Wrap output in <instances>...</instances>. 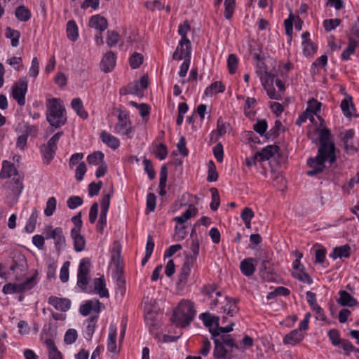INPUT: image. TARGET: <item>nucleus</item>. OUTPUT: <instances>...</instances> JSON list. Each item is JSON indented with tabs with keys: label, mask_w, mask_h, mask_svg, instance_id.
<instances>
[{
	"label": "nucleus",
	"mask_w": 359,
	"mask_h": 359,
	"mask_svg": "<svg viewBox=\"0 0 359 359\" xmlns=\"http://www.w3.org/2000/svg\"><path fill=\"white\" fill-rule=\"evenodd\" d=\"M234 323H231L229 325L224 327H218L217 329H210V333L212 332L217 336V339L220 341V343L224 346L229 348H234L236 349H238V345L236 344L234 339L230 337V335H226V333H229L233 330V326Z\"/></svg>",
	"instance_id": "nucleus-9"
},
{
	"label": "nucleus",
	"mask_w": 359,
	"mask_h": 359,
	"mask_svg": "<svg viewBox=\"0 0 359 359\" xmlns=\"http://www.w3.org/2000/svg\"><path fill=\"white\" fill-rule=\"evenodd\" d=\"M208 170L207 180L208 182H215L218 179V174L216 170V166L212 161L208 162Z\"/></svg>",
	"instance_id": "nucleus-64"
},
{
	"label": "nucleus",
	"mask_w": 359,
	"mask_h": 359,
	"mask_svg": "<svg viewBox=\"0 0 359 359\" xmlns=\"http://www.w3.org/2000/svg\"><path fill=\"white\" fill-rule=\"evenodd\" d=\"M341 22V20L339 18L326 19L323 21V25L325 30L327 32H330L339 26Z\"/></svg>",
	"instance_id": "nucleus-62"
},
{
	"label": "nucleus",
	"mask_w": 359,
	"mask_h": 359,
	"mask_svg": "<svg viewBox=\"0 0 359 359\" xmlns=\"http://www.w3.org/2000/svg\"><path fill=\"white\" fill-rule=\"evenodd\" d=\"M303 47V53L306 57H310L314 55L318 50V46L311 41H307L302 43Z\"/></svg>",
	"instance_id": "nucleus-52"
},
{
	"label": "nucleus",
	"mask_w": 359,
	"mask_h": 359,
	"mask_svg": "<svg viewBox=\"0 0 359 359\" xmlns=\"http://www.w3.org/2000/svg\"><path fill=\"white\" fill-rule=\"evenodd\" d=\"M316 156L330 164L337 161L335 144L328 128H322L319 131V147Z\"/></svg>",
	"instance_id": "nucleus-3"
},
{
	"label": "nucleus",
	"mask_w": 359,
	"mask_h": 359,
	"mask_svg": "<svg viewBox=\"0 0 359 359\" xmlns=\"http://www.w3.org/2000/svg\"><path fill=\"white\" fill-rule=\"evenodd\" d=\"M191 42H187L180 40L175 50L172 54V59L175 60H181L191 59Z\"/></svg>",
	"instance_id": "nucleus-12"
},
{
	"label": "nucleus",
	"mask_w": 359,
	"mask_h": 359,
	"mask_svg": "<svg viewBox=\"0 0 359 359\" xmlns=\"http://www.w3.org/2000/svg\"><path fill=\"white\" fill-rule=\"evenodd\" d=\"M304 337V334L302 332H300L297 329L291 331L287 334L283 339V343L285 345H296L301 342Z\"/></svg>",
	"instance_id": "nucleus-21"
},
{
	"label": "nucleus",
	"mask_w": 359,
	"mask_h": 359,
	"mask_svg": "<svg viewBox=\"0 0 359 359\" xmlns=\"http://www.w3.org/2000/svg\"><path fill=\"white\" fill-rule=\"evenodd\" d=\"M238 65V58L234 53L230 54L227 58V67L230 74H233L236 72Z\"/></svg>",
	"instance_id": "nucleus-51"
},
{
	"label": "nucleus",
	"mask_w": 359,
	"mask_h": 359,
	"mask_svg": "<svg viewBox=\"0 0 359 359\" xmlns=\"http://www.w3.org/2000/svg\"><path fill=\"white\" fill-rule=\"evenodd\" d=\"M199 318L202 320L204 325L209 328L210 332V329H217L218 327H221L219 326V317L212 316L208 312L201 313L199 315Z\"/></svg>",
	"instance_id": "nucleus-22"
},
{
	"label": "nucleus",
	"mask_w": 359,
	"mask_h": 359,
	"mask_svg": "<svg viewBox=\"0 0 359 359\" xmlns=\"http://www.w3.org/2000/svg\"><path fill=\"white\" fill-rule=\"evenodd\" d=\"M254 212L250 208H245L241 214V217L242 220L243 221L245 226L247 228H250L251 225V220L254 217Z\"/></svg>",
	"instance_id": "nucleus-58"
},
{
	"label": "nucleus",
	"mask_w": 359,
	"mask_h": 359,
	"mask_svg": "<svg viewBox=\"0 0 359 359\" xmlns=\"http://www.w3.org/2000/svg\"><path fill=\"white\" fill-rule=\"evenodd\" d=\"M116 57L112 51H108L105 53L100 62V69L104 72H110L113 70L116 65Z\"/></svg>",
	"instance_id": "nucleus-16"
},
{
	"label": "nucleus",
	"mask_w": 359,
	"mask_h": 359,
	"mask_svg": "<svg viewBox=\"0 0 359 359\" xmlns=\"http://www.w3.org/2000/svg\"><path fill=\"white\" fill-rule=\"evenodd\" d=\"M154 154L156 158L160 161L165 159L168 156V148L167 146L163 143L157 144L155 147Z\"/></svg>",
	"instance_id": "nucleus-55"
},
{
	"label": "nucleus",
	"mask_w": 359,
	"mask_h": 359,
	"mask_svg": "<svg viewBox=\"0 0 359 359\" xmlns=\"http://www.w3.org/2000/svg\"><path fill=\"white\" fill-rule=\"evenodd\" d=\"M66 32L67 38L74 42L79 38V29L74 20H69L67 23Z\"/></svg>",
	"instance_id": "nucleus-36"
},
{
	"label": "nucleus",
	"mask_w": 359,
	"mask_h": 359,
	"mask_svg": "<svg viewBox=\"0 0 359 359\" xmlns=\"http://www.w3.org/2000/svg\"><path fill=\"white\" fill-rule=\"evenodd\" d=\"M338 303L343 306H354L358 304L357 300L345 290H340L339 292Z\"/></svg>",
	"instance_id": "nucleus-30"
},
{
	"label": "nucleus",
	"mask_w": 359,
	"mask_h": 359,
	"mask_svg": "<svg viewBox=\"0 0 359 359\" xmlns=\"http://www.w3.org/2000/svg\"><path fill=\"white\" fill-rule=\"evenodd\" d=\"M10 270L12 271V274L14 276L16 280H20L21 278L25 274V269L23 266L18 264H13L10 266Z\"/></svg>",
	"instance_id": "nucleus-56"
},
{
	"label": "nucleus",
	"mask_w": 359,
	"mask_h": 359,
	"mask_svg": "<svg viewBox=\"0 0 359 359\" xmlns=\"http://www.w3.org/2000/svg\"><path fill=\"white\" fill-rule=\"evenodd\" d=\"M341 109L343 114L346 117H351L353 116V111L355 110L354 104L353 103L352 97L347 95L341 102Z\"/></svg>",
	"instance_id": "nucleus-33"
},
{
	"label": "nucleus",
	"mask_w": 359,
	"mask_h": 359,
	"mask_svg": "<svg viewBox=\"0 0 359 359\" xmlns=\"http://www.w3.org/2000/svg\"><path fill=\"white\" fill-rule=\"evenodd\" d=\"M356 48V41H351L348 43L346 49H344L341 55V59L343 61H348L351 59V55H353Z\"/></svg>",
	"instance_id": "nucleus-53"
},
{
	"label": "nucleus",
	"mask_w": 359,
	"mask_h": 359,
	"mask_svg": "<svg viewBox=\"0 0 359 359\" xmlns=\"http://www.w3.org/2000/svg\"><path fill=\"white\" fill-rule=\"evenodd\" d=\"M224 16L226 20H230L233 15L236 8V0H224Z\"/></svg>",
	"instance_id": "nucleus-47"
},
{
	"label": "nucleus",
	"mask_w": 359,
	"mask_h": 359,
	"mask_svg": "<svg viewBox=\"0 0 359 359\" xmlns=\"http://www.w3.org/2000/svg\"><path fill=\"white\" fill-rule=\"evenodd\" d=\"M98 318H99V316L95 315V316H90L87 320L88 325H86V327L85 328V331H84L86 339L90 340L92 339L93 334L95 332V330L96 327V324H97Z\"/></svg>",
	"instance_id": "nucleus-35"
},
{
	"label": "nucleus",
	"mask_w": 359,
	"mask_h": 359,
	"mask_svg": "<svg viewBox=\"0 0 359 359\" xmlns=\"http://www.w3.org/2000/svg\"><path fill=\"white\" fill-rule=\"evenodd\" d=\"M38 213L37 209L34 208L25 227L27 232L32 233L35 230Z\"/></svg>",
	"instance_id": "nucleus-45"
},
{
	"label": "nucleus",
	"mask_w": 359,
	"mask_h": 359,
	"mask_svg": "<svg viewBox=\"0 0 359 359\" xmlns=\"http://www.w3.org/2000/svg\"><path fill=\"white\" fill-rule=\"evenodd\" d=\"M262 65L265 66L263 62ZM256 72L269 97L275 100H282V93L285 90L284 82L279 79H275V74L267 72L266 67L262 69L261 66L260 69L257 70Z\"/></svg>",
	"instance_id": "nucleus-1"
},
{
	"label": "nucleus",
	"mask_w": 359,
	"mask_h": 359,
	"mask_svg": "<svg viewBox=\"0 0 359 359\" xmlns=\"http://www.w3.org/2000/svg\"><path fill=\"white\" fill-rule=\"evenodd\" d=\"M322 104L317 100L312 98L309 100L308 106L306 109V113L311 114L312 115H317L320 112Z\"/></svg>",
	"instance_id": "nucleus-49"
},
{
	"label": "nucleus",
	"mask_w": 359,
	"mask_h": 359,
	"mask_svg": "<svg viewBox=\"0 0 359 359\" xmlns=\"http://www.w3.org/2000/svg\"><path fill=\"white\" fill-rule=\"evenodd\" d=\"M212 339L214 341L215 347L213 351V356L215 359H224L226 358L228 351L225 348L224 346H223L220 341L217 339V334L212 333Z\"/></svg>",
	"instance_id": "nucleus-20"
},
{
	"label": "nucleus",
	"mask_w": 359,
	"mask_h": 359,
	"mask_svg": "<svg viewBox=\"0 0 359 359\" xmlns=\"http://www.w3.org/2000/svg\"><path fill=\"white\" fill-rule=\"evenodd\" d=\"M126 280L121 271L116 272V292L123 296L126 292Z\"/></svg>",
	"instance_id": "nucleus-50"
},
{
	"label": "nucleus",
	"mask_w": 359,
	"mask_h": 359,
	"mask_svg": "<svg viewBox=\"0 0 359 359\" xmlns=\"http://www.w3.org/2000/svg\"><path fill=\"white\" fill-rule=\"evenodd\" d=\"M48 302L53 306L56 310L65 312L70 309L71 302L67 298H59L55 296H50Z\"/></svg>",
	"instance_id": "nucleus-17"
},
{
	"label": "nucleus",
	"mask_w": 359,
	"mask_h": 359,
	"mask_svg": "<svg viewBox=\"0 0 359 359\" xmlns=\"http://www.w3.org/2000/svg\"><path fill=\"white\" fill-rule=\"evenodd\" d=\"M6 36L11 39V46L13 47H17L19 45V39L20 37V33L19 31L11 27H7L6 29Z\"/></svg>",
	"instance_id": "nucleus-46"
},
{
	"label": "nucleus",
	"mask_w": 359,
	"mask_h": 359,
	"mask_svg": "<svg viewBox=\"0 0 359 359\" xmlns=\"http://www.w3.org/2000/svg\"><path fill=\"white\" fill-rule=\"evenodd\" d=\"M292 276L299 280V281L311 285L313 283V280L311 276L305 271V267H302V269L293 271Z\"/></svg>",
	"instance_id": "nucleus-44"
},
{
	"label": "nucleus",
	"mask_w": 359,
	"mask_h": 359,
	"mask_svg": "<svg viewBox=\"0 0 359 359\" xmlns=\"http://www.w3.org/2000/svg\"><path fill=\"white\" fill-rule=\"evenodd\" d=\"M279 151L276 145H269L263 148L260 151H257V156H259V161L262 162L269 160Z\"/></svg>",
	"instance_id": "nucleus-23"
},
{
	"label": "nucleus",
	"mask_w": 359,
	"mask_h": 359,
	"mask_svg": "<svg viewBox=\"0 0 359 359\" xmlns=\"http://www.w3.org/2000/svg\"><path fill=\"white\" fill-rule=\"evenodd\" d=\"M104 153L100 151H94L93 153L89 154L87 156L86 160H87V162L90 165H100L102 163H104Z\"/></svg>",
	"instance_id": "nucleus-42"
},
{
	"label": "nucleus",
	"mask_w": 359,
	"mask_h": 359,
	"mask_svg": "<svg viewBox=\"0 0 359 359\" xmlns=\"http://www.w3.org/2000/svg\"><path fill=\"white\" fill-rule=\"evenodd\" d=\"M351 255V247L348 245H344L339 247H336L333 249L332 252L330 254V257L333 259L337 258H348Z\"/></svg>",
	"instance_id": "nucleus-32"
},
{
	"label": "nucleus",
	"mask_w": 359,
	"mask_h": 359,
	"mask_svg": "<svg viewBox=\"0 0 359 359\" xmlns=\"http://www.w3.org/2000/svg\"><path fill=\"white\" fill-rule=\"evenodd\" d=\"M200 242L197 238H193L190 245L191 254L186 257V259L193 262H196L199 255Z\"/></svg>",
	"instance_id": "nucleus-38"
},
{
	"label": "nucleus",
	"mask_w": 359,
	"mask_h": 359,
	"mask_svg": "<svg viewBox=\"0 0 359 359\" xmlns=\"http://www.w3.org/2000/svg\"><path fill=\"white\" fill-rule=\"evenodd\" d=\"M15 15L20 22H27L32 17L30 11L25 6H18L15 11Z\"/></svg>",
	"instance_id": "nucleus-40"
},
{
	"label": "nucleus",
	"mask_w": 359,
	"mask_h": 359,
	"mask_svg": "<svg viewBox=\"0 0 359 359\" xmlns=\"http://www.w3.org/2000/svg\"><path fill=\"white\" fill-rule=\"evenodd\" d=\"M194 264L195 262L185 259L179 275V284L185 285L187 283Z\"/></svg>",
	"instance_id": "nucleus-24"
},
{
	"label": "nucleus",
	"mask_w": 359,
	"mask_h": 359,
	"mask_svg": "<svg viewBox=\"0 0 359 359\" xmlns=\"http://www.w3.org/2000/svg\"><path fill=\"white\" fill-rule=\"evenodd\" d=\"M57 200L54 196L50 197L46 204L44 209V214L47 217H50L53 215L56 210Z\"/></svg>",
	"instance_id": "nucleus-57"
},
{
	"label": "nucleus",
	"mask_w": 359,
	"mask_h": 359,
	"mask_svg": "<svg viewBox=\"0 0 359 359\" xmlns=\"http://www.w3.org/2000/svg\"><path fill=\"white\" fill-rule=\"evenodd\" d=\"M27 91V82L25 79H21L12 88V97L17 103L23 106L25 104V95Z\"/></svg>",
	"instance_id": "nucleus-10"
},
{
	"label": "nucleus",
	"mask_w": 359,
	"mask_h": 359,
	"mask_svg": "<svg viewBox=\"0 0 359 359\" xmlns=\"http://www.w3.org/2000/svg\"><path fill=\"white\" fill-rule=\"evenodd\" d=\"M46 108V121L51 127L57 129L66 123V110L59 98L48 99Z\"/></svg>",
	"instance_id": "nucleus-2"
},
{
	"label": "nucleus",
	"mask_w": 359,
	"mask_h": 359,
	"mask_svg": "<svg viewBox=\"0 0 359 359\" xmlns=\"http://www.w3.org/2000/svg\"><path fill=\"white\" fill-rule=\"evenodd\" d=\"M46 344L48 350L49 359H62V353L58 351L52 339H46Z\"/></svg>",
	"instance_id": "nucleus-41"
},
{
	"label": "nucleus",
	"mask_w": 359,
	"mask_h": 359,
	"mask_svg": "<svg viewBox=\"0 0 359 359\" xmlns=\"http://www.w3.org/2000/svg\"><path fill=\"white\" fill-rule=\"evenodd\" d=\"M18 174V170L13 163L8 161L2 162V168L0 172V177L2 179H8Z\"/></svg>",
	"instance_id": "nucleus-26"
},
{
	"label": "nucleus",
	"mask_w": 359,
	"mask_h": 359,
	"mask_svg": "<svg viewBox=\"0 0 359 359\" xmlns=\"http://www.w3.org/2000/svg\"><path fill=\"white\" fill-rule=\"evenodd\" d=\"M327 336L334 346H339L342 339L340 337L339 331L337 329H331L327 332Z\"/></svg>",
	"instance_id": "nucleus-60"
},
{
	"label": "nucleus",
	"mask_w": 359,
	"mask_h": 359,
	"mask_svg": "<svg viewBox=\"0 0 359 359\" xmlns=\"http://www.w3.org/2000/svg\"><path fill=\"white\" fill-rule=\"evenodd\" d=\"M89 26L102 32L107 29L108 22L105 18L100 15H95L90 18Z\"/></svg>",
	"instance_id": "nucleus-25"
},
{
	"label": "nucleus",
	"mask_w": 359,
	"mask_h": 359,
	"mask_svg": "<svg viewBox=\"0 0 359 359\" xmlns=\"http://www.w3.org/2000/svg\"><path fill=\"white\" fill-rule=\"evenodd\" d=\"M36 276L37 272L21 283H7L4 285L2 292L5 294H8L22 293L25 291L29 290L36 285Z\"/></svg>",
	"instance_id": "nucleus-7"
},
{
	"label": "nucleus",
	"mask_w": 359,
	"mask_h": 359,
	"mask_svg": "<svg viewBox=\"0 0 359 359\" xmlns=\"http://www.w3.org/2000/svg\"><path fill=\"white\" fill-rule=\"evenodd\" d=\"M113 187H111L109 191L107 194H104L100 201V212L107 213L110 205V200L113 196Z\"/></svg>",
	"instance_id": "nucleus-48"
},
{
	"label": "nucleus",
	"mask_w": 359,
	"mask_h": 359,
	"mask_svg": "<svg viewBox=\"0 0 359 359\" xmlns=\"http://www.w3.org/2000/svg\"><path fill=\"white\" fill-rule=\"evenodd\" d=\"M197 213L198 209L194 205H189L187 210L180 216L175 217L173 220L178 224H184L189 219L196 216Z\"/></svg>",
	"instance_id": "nucleus-29"
},
{
	"label": "nucleus",
	"mask_w": 359,
	"mask_h": 359,
	"mask_svg": "<svg viewBox=\"0 0 359 359\" xmlns=\"http://www.w3.org/2000/svg\"><path fill=\"white\" fill-rule=\"evenodd\" d=\"M94 289L100 297H109V292L106 288V283L104 278H96L93 280Z\"/></svg>",
	"instance_id": "nucleus-34"
},
{
	"label": "nucleus",
	"mask_w": 359,
	"mask_h": 359,
	"mask_svg": "<svg viewBox=\"0 0 359 359\" xmlns=\"http://www.w3.org/2000/svg\"><path fill=\"white\" fill-rule=\"evenodd\" d=\"M224 305L221 307V310L230 316H233L238 311L236 302L228 297H224Z\"/></svg>",
	"instance_id": "nucleus-27"
},
{
	"label": "nucleus",
	"mask_w": 359,
	"mask_h": 359,
	"mask_svg": "<svg viewBox=\"0 0 359 359\" xmlns=\"http://www.w3.org/2000/svg\"><path fill=\"white\" fill-rule=\"evenodd\" d=\"M229 128L230 125L224 122L222 117H219L217 121V129L215 133H217V136L222 137L226 133Z\"/></svg>",
	"instance_id": "nucleus-63"
},
{
	"label": "nucleus",
	"mask_w": 359,
	"mask_h": 359,
	"mask_svg": "<svg viewBox=\"0 0 359 359\" xmlns=\"http://www.w3.org/2000/svg\"><path fill=\"white\" fill-rule=\"evenodd\" d=\"M44 233L46 240L54 241V248L56 251L60 252L65 249L67 245L66 238L61 227L53 228V226L49 225L46 228Z\"/></svg>",
	"instance_id": "nucleus-8"
},
{
	"label": "nucleus",
	"mask_w": 359,
	"mask_h": 359,
	"mask_svg": "<svg viewBox=\"0 0 359 359\" xmlns=\"http://www.w3.org/2000/svg\"><path fill=\"white\" fill-rule=\"evenodd\" d=\"M63 135V132L56 133L46 144H43L40 147L43 163L49 165L54 158L57 149V143L60 138Z\"/></svg>",
	"instance_id": "nucleus-6"
},
{
	"label": "nucleus",
	"mask_w": 359,
	"mask_h": 359,
	"mask_svg": "<svg viewBox=\"0 0 359 359\" xmlns=\"http://www.w3.org/2000/svg\"><path fill=\"white\" fill-rule=\"evenodd\" d=\"M257 105V100L255 97H245V104L243 106L244 114L246 117L252 118L255 116V107Z\"/></svg>",
	"instance_id": "nucleus-31"
},
{
	"label": "nucleus",
	"mask_w": 359,
	"mask_h": 359,
	"mask_svg": "<svg viewBox=\"0 0 359 359\" xmlns=\"http://www.w3.org/2000/svg\"><path fill=\"white\" fill-rule=\"evenodd\" d=\"M307 165L311 168L310 170L306 171L308 176H314L321 173L325 168V161L320 158H318L317 156L309 158L307 160Z\"/></svg>",
	"instance_id": "nucleus-13"
},
{
	"label": "nucleus",
	"mask_w": 359,
	"mask_h": 359,
	"mask_svg": "<svg viewBox=\"0 0 359 359\" xmlns=\"http://www.w3.org/2000/svg\"><path fill=\"white\" fill-rule=\"evenodd\" d=\"M102 308H104V306L99 300L90 299L80 306L79 312L83 316H87L91 311L95 312L99 316Z\"/></svg>",
	"instance_id": "nucleus-14"
},
{
	"label": "nucleus",
	"mask_w": 359,
	"mask_h": 359,
	"mask_svg": "<svg viewBox=\"0 0 359 359\" xmlns=\"http://www.w3.org/2000/svg\"><path fill=\"white\" fill-rule=\"evenodd\" d=\"M70 237L73 241L74 250L76 252H81L85 250L86 241L81 234V231L71 230Z\"/></svg>",
	"instance_id": "nucleus-15"
},
{
	"label": "nucleus",
	"mask_w": 359,
	"mask_h": 359,
	"mask_svg": "<svg viewBox=\"0 0 359 359\" xmlns=\"http://www.w3.org/2000/svg\"><path fill=\"white\" fill-rule=\"evenodd\" d=\"M114 133L128 139L133 138L135 128L133 126L128 111L126 110L119 111L117 116V122L114 127Z\"/></svg>",
	"instance_id": "nucleus-5"
},
{
	"label": "nucleus",
	"mask_w": 359,
	"mask_h": 359,
	"mask_svg": "<svg viewBox=\"0 0 359 359\" xmlns=\"http://www.w3.org/2000/svg\"><path fill=\"white\" fill-rule=\"evenodd\" d=\"M196 314L194 304L189 300H182L173 314V320L179 326L185 327L194 320Z\"/></svg>",
	"instance_id": "nucleus-4"
},
{
	"label": "nucleus",
	"mask_w": 359,
	"mask_h": 359,
	"mask_svg": "<svg viewBox=\"0 0 359 359\" xmlns=\"http://www.w3.org/2000/svg\"><path fill=\"white\" fill-rule=\"evenodd\" d=\"M142 90H143L140 86L138 81H134L129 83L126 87L121 88L120 90V93L121 95L133 94L135 95H140Z\"/></svg>",
	"instance_id": "nucleus-37"
},
{
	"label": "nucleus",
	"mask_w": 359,
	"mask_h": 359,
	"mask_svg": "<svg viewBox=\"0 0 359 359\" xmlns=\"http://www.w3.org/2000/svg\"><path fill=\"white\" fill-rule=\"evenodd\" d=\"M90 268V261L89 258L84 257L80 260L78 272L79 274L89 275Z\"/></svg>",
	"instance_id": "nucleus-59"
},
{
	"label": "nucleus",
	"mask_w": 359,
	"mask_h": 359,
	"mask_svg": "<svg viewBox=\"0 0 359 359\" xmlns=\"http://www.w3.org/2000/svg\"><path fill=\"white\" fill-rule=\"evenodd\" d=\"M71 105L78 116L82 118H86L88 117V113L84 109L82 100L79 97L74 98L72 100Z\"/></svg>",
	"instance_id": "nucleus-39"
},
{
	"label": "nucleus",
	"mask_w": 359,
	"mask_h": 359,
	"mask_svg": "<svg viewBox=\"0 0 359 359\" xmlns=\"http://www.w3.org/2000/svg\"><path fill=\"white\" fill-rule=\"evenodd\" d=\"M191 27L187 20H185L182 24H180L178 26L177 32L181 36V41L191 42L187 38V34L190 31Z\"/></svg>",
	"instance_id": "nucleus-54"
},
{
	"label": "nucleus",
	"mask_w": 359,
	"mask_h": 359,
	"mask_svg": "<svg viewBox=\"0 0 359 359\" xmlns=\"http://www.w3.org/2000/svg\"><path fill=\"white\" fill-rule=\"evenodd\" d=\"M143 62V56L141 53H134L129 58L130 66L132 69H137Z\"/></svg>",
	"instance_id": "nucleus-61"
},
{
	"label": "nucleus",
	"mask_w": 359,
	"mask_h": 359,
	"mask_svg": "<svg viewBox=\"0 0 359 359\" xmlns=\"http://www.w3.org/2000/svg\"><path fill=\"white\" fill-rule=\"evenodd\" d=\"M241 273L245 276H252L255 271V259L253 258H246L240 264Z\"/></svg>",
	"instance_id": "nucleus-28"
},
{
	"label": "nucleus",
	"mask_w": 359,
	"mask_h": 359,
	"mask_svg": "<svg viewBox=\"0 0 359 359\" xmlns=\"http://www.w3.org/2000/svg\"><path fill=\"white\" fill-rule=\"evenodd\" d=\"M117 329L115 325L111 324L109 327V334L107 338V348L108 351L113 353H118L116 346Z\"/></svg>",
	"instance_id": "nucleus-18"
},
{
	"label": "nucleus",
	"mask_w": 359,
	"mask_h": 359,
	"mask_svg": "<svg viewBox=\"0 0 359 359\" xmlns=\"http://www.w3.org/2000/svg\"><path fill=\"white\" fill-rule=\"evenodd\" d=\"M100 138L102 143L111 149L115 150L120 147L121 142L119 139L106 130L101 131Z\"/></svg>",
	"instance_id": "nucleus-19"
},
{
	"label": "nucleus",
	"mask_w": 359,
	"mask_h": 359,
	"mask_svg": "<svg viewBox=\"0 0 359 359\" xmlns=\"http://www.w3.org/2000/svg\"><path fill=\"white\" fill-rule=\"evenodd\" d=\"M224 90L225 88L221 81H215L205 88V95L211 97L217 93L224 92Z\"/></svg>",
	"instance_id": "nucleus-43"
},
{
	"label": "nucleus",
	"mask_w": 359,
	"mask_h": 359,
	"mask_svg": "<svg viewBox=\"0 0 359 359\" xmlns=\"http://www.w3.org/2000/svg\"><path fill=\"white\" fill-rule=\"evenodd\" d=\"M293 22H294V27L297 31L302 29L303 20L299 16H294L292 13H290L288 18L284 21L285 34L290 42L292 39L293 34Z\"/></svg>",
	"instance_id": "nucleus-11"
}]
</instances>
